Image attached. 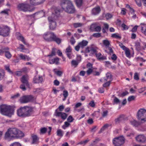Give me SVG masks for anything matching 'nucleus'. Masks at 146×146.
<instances>
[{
    "label": "nucleus",
    "instance_id": "nucleus-53",
    "mask_svg": "<svg viewBox=\"0 0 146 146\" xmlns=\"http://www.w3.org/2000/svg\"><path fill=\"white\" fill-rule=\"evenodd\" d=\"M55 54H56V52H55V49H52V50L51 54H50L48 56L50 57L52 56H55Z\"/></svg>",
    "mask_w": 146,
    "mask_h": 146
},
{
    "label": "nucleus",
    "instance_id": "nucleus-61",
    "mask_svg": "<svg viewBox=\"0 0 146 146\" xmlns=\"http://www.w3.org/2000/svg\"><path fill=\"white\" fill-rule=\"evenodd\" d=\"M41 89L40 88H37L34 90V92L36 94L38 93L41 91Z\"/></svg>",
    "mask_w": 146,
    "mask_h": 146
},
{
    "label": "nucleus",
    "instance_id": "nucleus-43",
    "mask_svg": "<svg viewBox=\"0 0 146 146\" xmlns=\"http://www.w3.org/2000/svg\"><path fill=\"white\" fill-rule=\"evenodd\" d=\"M95 31L96 32H99L100 31L101 28L100 26H97L94 27Z\"/></svg>",
    "mask_w": 146,
    "mask_h": 146
},
{
    "label": "nucleus",
    "instance_id": "nucleus-12",
    "mask_svg": "<svg viewBox=\"0 0 146 146\" xmlns=\"http://www.w3.org/2000/svg\"><path fill=\"white\" fill-rule=\"evenodd\" d=\"M97 51L96 49L94 48L93 47H87L85 49V51L82 50L81 53H90L92 55H95L96 54Z\"/></svg>",
    "mask_w": 146,
    "mask_h": 146
},
{
    "label": "nucleus",
    "instance_id": "nucleus-14",
    "mask_svg": "<svg viewBox=\"0 0 146 146\" xmlns=\"http://www.w3.org/2000/svg\"><path fill=\"white\" fill-rule=\"evenodd\" d=\"M31 5H37L43 3L45 0H29Z\"/></svg>",
    "mask_w": 146,
    "mask_h": 146
},
{
    "label": "nucleus",
    "instance_id": "nucleus-42",
    "mask_svg": "<svg viewBox=\"0 0 146 146\" xmlns=\"http://www.w3.org/2000/svg\"><path fill=\"white\" fill-rule=\"evenodd\" d=\"M121 27L123 28V31L127 30L129 28V27L125 25L124 23L122 24Z\"/></svg>",
    "mask_w": 146,
    "mask_h": 146
},
{
    "label": "nucleus",
    "instance_id": "nucleus-38",
    "mask_svg": "<svg viewBox=\"0 0 146 146\" xmlns=\"http://www.w3.org/2000/svg\"><path fill=\"white\" fill-rule=\"evenodd\" d=\"M57 136L62 137L63 136V131L60 129H58L57 131Z\"/></svg>",
    "mask_w": 146,
    "mask_h": 146
},
{
    "label": "nucleus",
    "instance_id": "nucleus-13",
    "mask_svg": "<svg viewBox=\"0 0 146 146\" xmlns=\"http://www.w3.org/2000/svg\"><path fill=\"white\" fill-rule=\"evenodd\" d=\"M55 115L56 116L61 117V118L63 120L65 119L68 116V115L65 113L58 112L57 109L55 110Z\"/></svg>",
    "mask_w": 146,
    "mask_h": 146
},
{
    "label": "nucleus",
    "instance_id": "nucleus-58",
    "mask_svg": "<svg viewBox=\"0 0 146 146\" xmlns=\"http://www.w3.org/2000/svg\"><path fill=\"white\" fill-rule=\"evenodd\" d=\"M68 95V92L67 90H64L63 91V96L64 98H67Z\"/></svg>",
    "mask_w": 146,
    "mask_h": 146
},
{
    "label": "nucleus",
    "instance_id": "nucleus-29",
    "mask_svg": "<svg viewBox=\"0 0 146 146\" xmlns=\"http://www.w3.org/2000/svg\"><path fill=\"white\" fill-rule=\"evenodd\" d=\"M20 58L24 60H27L29 61L30 59V58L26 55H23V54H20L19 55Z\"/></svg>",
    "mask_w": 146,
    "mask_h": 146
},
{
    "label": "nucleus",
    "instance_id": "nucleus-50",
    "mask_svg": "<svg viewBox=\"0 0 146 146\" xmlns=\"http://www.w3.org/2000/svg\"><path fill=\"white\" fill-rule=\"evenodd\" d=\"M9 11H10V9H7L3 10V11H2L1 12V13H4L5 14H7V15H9L8 12Z\"/></svg>",
    "mask_w": 146,
    "mask_h": 146
},
{
    "label": "nucleus",
    "instance_id": "nucleus-45",
    "mask_svg": "<svg viewBox=\"0 0 146 146\" xmlns=\"http://www.w3.org/2000/svg\"><path fill=\"white\" fill-rule=\"evenodd\" d=\"M9 146H22L21 145L19 142H15L11 144Z\"/></svg>",
    "mask_w": 146,
    "mask_h": 146
},
{
    "label": "nucleus",
    "instance_id": "nucleus-49",
    "mask_svg": "<svg viewBox=\"0 0 146 146\" xmlns=\"http://www.w3.org/2000/svg\"><path fill=\"white\" fill-rule=\"evenodd\" d=\"M92 36L96 38H99L101 36V34L100 33H95L92 35Z\"/></svg>",
    "mask_w": 146,
    "mask_h": 146
},
{
    "label": "nucleus",
    "instance_id": "nucleus-59",
    "mask_svg": "<svg viewBox=\"0 0 146 146\" xmlns=\"http://www.w3.org/2000/svg\"><path fill=\"white\" fill-rule=\"evenodd\" d=\"M111 82V81H108L104 83L103 84V86L104 87H106L109 86L110 85V83Z\"/></svg>",
    "mask_w": 146,
    "mask_h": 146
},
{
    "label": "nucleus",
    "instance_id": "nucleus-56",
    "mask_svg": "<svg viewBox=\"0 0 146 146\" xmlns=\"http://www.w3.org/2000/svg\"><path fill=\"white\" fill-rule=\"evenodd\" d=\"M74 119L72 116L71 115H70L67 118V120L69 122H71L73 121Z\"/></svg>",
    "mask_w": 146,
    "mask_h": 146
},
{
    "label": "nucleus",
    "instance_id": "nucleus-62",
    "mask_svg": "<svg viewBox=\"0 0 146 146\" xmlns=\"http://www.w3.org/2000/svg\"><path fill=\"white\" fill-rule=\"evenodd\" d=\"M70 42L71 44L72 45H73L75 43L76 41L73 36L71 37Z\"/></svg>",
    "mask_w": 146,
    "mask_h": 146
},
{
    "label": "nucleus",
    "instance_id": "nucleus-33",
    "mask_svg": "<svg viewBox=\"0 0 146 146\" xmlns=\"http://www.w3.org/2000/svg\"><path fill=\"white\" fill-rule=\"evenodd\" d=\"M4 67L5 70L10 74H14V73L11 70L10 68V66L9 65H5Z\"/></svg>",
    "mask_w": 146,
    "mask_h": 146
},
{
    "label": "nucleus",
    "instance_id": "nucleus-64",
    "mask_svg": "<svg viewBox=\"0 0 146 146\" xmlns=\"http://www.w3.org/2000/svg\"><path fill=\"white\" fill-rule=\"evenodd\" d=\"M113 101L114 103L116 104H118L120 102V100L116 97H115L114 100Z\"/></svg>",
    "mask_w": 146,
    "mask_h": 146
},
{
    "label": "nucleus",
    "instance_id": "nucleus-44",
    "mask_svg": "<svg viewBox=\"0 0 146 146\" xmlns=\"http://www.w3.org/2000/svg\"><path fill=\"white\" fill-rule=\"evenodd\" d=\"M47 130V129L46 127L41 128L40 129V133H41L44 134L45 133Z\"/></svg>",
    "mask_w": 146,
    "mask_h": 146
},
{
    "label": "nucleus",
    "instance_id": "nucleus-2",
    "mask_svg": "<svg viewBox=\"0 0 146 146\" xmlns=\"http://www.w3.org/2000/svg\"><path fill=\"white\" fill-rule=\"evenodd\" d=\"M60 5L63 11L69 14H73L76 12V10L72 2L70 0H62Z\"/></svg>",
    "mask_w": 146,
    "mask_h": 146
},
{
    "label": "nucleus",
    "instance_id": "nucleus-48",
    "mask_svg": "<svg viewBox=\"0 0 146 146\" xmlns=\"http://www.w3.org/2000/svg\"><path fill=\"white\" fill-rule=\"evenodd\" d=\"M93 71L92 68H89L86 71V73L87 75H90L92 73H93Z\"/></svg>",
    "mask_w": 146,
    "mask_h": 146
},
{
    "label": "nucleus",
    "instance_id": "nucleus-24",
    "mask_svg": "<svg viewBox=\"0 0 146 146\" xmlns=\"http://www.w3.org/2000/svg\"><path fill=\"white\" fill-rule=\"evenodd\" d=\"M34 15L37 16L38 18H41L44 16L45 12L43 10H42L35 13Z\"/></svg>",
    "mask_w": 146,
    "mask_h": 146
},
{
    "label": "nucleus",
    "instance_id": "nucleus-63",
    "mask_svg": "<svg viewBox=\"0 0 146 146\" xmlns=\"http://www.w3.org/2000/svg\"><path fill=\"white\" fill-rule=\"evenodd\" d=\"M22 72L21 71H16L15 73V74L17 76H20L22 75Z\"/></svg>",
    "mask_w": 146,
    "mask_h": 146
},
{
    "label": "nucleus",
    "instance_id": "nucleus-15",
    "mask_svg": "<svg viewBox=\"0 0 146 146\" xmlns=\"http://www.w3.org/2000/svg\"><path fill=\"white\" fill-rule=\"evenodd\" d=\"M43 81V77L42 76H35L33 79V81L35 83H42Z\"/></svg>",
    "mask_w": 146,
    "mask_h": 146
},
{
    "label": "nucleus",
    "instance_id": "nucleus-9",
    "mask_svg": "<svg viewBox=\"0 0 146 146\" xmlns=\"http://www.w3.org/2000/svg\"><path fill=\"white\" fill-rule=\"evenodd\" d=\"M88 42L86 40H83L82 41L78 43V44L75 47V49L77 51H78L80 48H84L88 44Z\"/></svg>",
    "mask_w": 146,
    "mask_h": 146
},
{
    "label": "nucleus",
    "instance_id": "nucleus-21",
    "mask_svg": "<svg viewBox=\"0 0 146 146\" xmlns=\"http://www.w3.org/2000/svg\"><path fill=\"white\" fill-rule=\"evenodd\" d=\"M125 115H119V117L115 119V122L116 123H119L123 121L125 119Z\"/></svg>",
    "mask_w": 146,
    "mask_h": 146
},
{
    "label": "nucleus",
    "instance_id": "nucleus-57",
    "mask_svg": "<svg viewBox=\"0 0 146 146\" xmlns=\"http://www.w3.org/2000/svg\"><path fill=\"white\" fill-rule=\"evenodd\" d=\"M135 97L133 96H132L128 97V100L129 102H130L135 100Z\"/></svg>",
    "mask_w": 146,
    "mask_h": 146
},
{
    "label": "nucleus",
    "instance_id": "nucleus-4",
    "mask_svg": "<svg viewBox=\"0 0 146 146\" xmlns=\"http://www.w3.org/2000/svg\"><path fill=\"white\" fill-rule=\"evenodd\" d=\"M13 112V109L11 106L5 104L0 105V113L2 114L11 117Z\"/></svg>",
    "mask_w": 146,
    "mask_h": 146
},
{
    "label": "nucleus",
    "instance_id": "nucleus-26",
    "mask_svg": "<svg viewBox=\"0 0 146 146\" xmlns=\"http://www.w3.org/2000/svg\"><path fill=\"white\" fill-rule=\"evenodd\" d=\"M56 26V24L55 21H52L50 23L49 28L52 30L55 29Z\"/></svg>",
    "mask_w": 146,
    "mask_h": 146
},
{
    "label": "nucleus",
    "instance_id": "nucleus-17",
    "mask_svg": "<svg viewBox=\"0 0 146 146\" xmlns=\"http://www.w3.org/2000/svg\"><path fill=\"white\" fill-rule=\"evenodd\" d=\"M21 82L24 84L27 87H29V83L27 77L26 75H24L21 77Z\"/></svg>",
    "mask_w": 146,
    "mask_h": 146
},
{
    "label": "nucleus",
    "instance_id": "nucleus-10",
    "mask_svg": "<svg viewBox=\"0 0 146 146\" xmlns=\"http://www.w3.org/2000/svg\"><path fill=\"white\" fill-rule=\"evenodd\" d=\"M54 33L52 32H47L43 35V38L46 41H52V38Z\"/></svg>",
    "mask_w": 146,
    "mask_h": 146
},
{
    "label": "nucleus",
    "instance_id": "nucleus-1",
    "mask_svg": "<svg viewBox=\"0 0 146 146\" xmlns=\"http://www.w3.org/2000/svg\"><path fill=\"white\" fill-rule=\"evenodd\" d=\"M24 136V134L21 131L16 128L9 129L5 133V139L10 140L13 138H21Z\"/></svg>",
    "mask_w": 146,
    "mask_h": 146
},
{
    "label": "nucleus",
    "instance_id": "nucleus-40",
    "mask_svg": "<svg viewBox=\"0 0 146 146\" xmlns=\"http://www.w3.org/2000/svg\"><path fill=\"white\" fill-rule=\"evenodd\" d=\"M90 140L88 139H87L86 140L83 141H81L78 143V144L83 145H85Z\"/></svg>",
    "mask_w": 146,
    "mask_h": 146
},
{
    "label": "nucleus",
    "instance_id": "nucleus-34",
    "mask_svg": "<svg viewBox=\"0 0 146 146\" xmlns=\"http://www.w3.org/2000/svg\"><path fill=\"white\" fill-rule=\"evenodd\" d=\"M79 63V61L75 60H72L71 61V64L72 66H74V67H76Z\"/></svg>",
    "mask_w": 146,
    "mask_h": 146
},
{
    "label": "nucleus",
    "instance_id": "nucleus-22",
    "mask_svg": "<svg viewBox=\"0 0 146 146\" xmlns=\"http://www.w3.org/2000/svg\"><path fill=\"white\" fill-rule=\"evenodd\" d=\"M9 49L8 47H6L4 52L5 56L8 59H10L12 56L11 54L9 51Z\"/></svg>",
    "mask_w": 146,
    "mask_h": 146
},
{
    "label": "nucleus",
    "instance_id": "nucleus-52",
    "mask_svg": "<svg viewBox=\"0 0 146 146\" xmlns=\"http://www.w3.org/2000/svg\"><path fill=\"white\" fill-rule=\"evenodd\" d=\"M125 53L126 56L128 57L130 56V52L129 49L128 48L125 51Z\"/></svg>",
    "mask_w": 146,
    "mask_h": 146
},
{
    "label": "nucleus",
    "instance_id": "nucleus-35",
    "mask_svg": "<svg viewBox=\"0 0 146 146\" xmlns=\"http://www.w3.org/2000/svg\"><path fill=\"white\" fill-rule=\"evenodd\" d=\"M76 5L78 7H81L82 4L83 0H75Z\"/></svg>",
    "mask_w": 146,
    "mask_h": 146
},
{
    "label": "nucleus",
    "instance_id": "nucleus-27",
    "mask_svg": "<svg viewBox=\"0 0 146 146\" xmlns=\"http://www.w3.org/2000/svg\"><path fill=\"white\" fill-rule=\"evenodd\" d=\"M17 38L19 40L21 41L25 44L27 46H29V44L25 41L24 37L22 35H20L18 36L17 37Z\"/></svg>",
    "mask_w": 146,
    "mask_h": 146
},
{
    "label": "nucleus",
    "instance_id": "nucleus-60",
    "mask_svg": "<svg viewBox=\"0 0 146 146\" xmlns=\"http://www.w3.org/2000/svg\"><path fill=\"white\" fill-rule=\"evenodd\" d=\"M6 47L3 48L1 49H0V55H3L5 52Z\"/></svg>",
    "mask_w": 146,
    "mask_h": 146
},
{
    "label": "nucleus",
    "instance_id": "nucleus-19",
    "mask_svg": "<svg viewBox=\"0 0 146 146\" xmlns=\"http://www.w3.org/2000/svg\"><path fill=\"white\" fill-rule=\"evenodd\" d=\"M61 39L57 37L56 35L54 33L52 38V41L55 42L57 44H59L61 42Z\"/></svg>",
    "mask_w": 146,
    "mask_h": 146
},
{
    "label": "nucleus",
    "instance_id": "nucleus-7",
    "mask_svg": "<svg viewBox=\"0 0 146 146\" xmlns=\"http://www.w3.org/2000/svg\"><path fill=\"white\" fill-rule=\"evenodd\" d=\"M112 142L115 146H120L124 143L125 138L123 136L115 137L113 139Z\"/></svg>",
    "mask_w": 146,
    "mask_h": 146
},
{
    "label": "nucleus",
    "instance_id": "nucleus-39",
    "mask_svg": "<svg viewBox=\"0 0 146 146\" xmlns=\"http://www.w3.org/2000/svg\"><path fill=\"white\" fill-rule=\"evenodd\" d=\"M70 125V124L67 121H65L64 123V124L62 125V127L64 129H65L66 128L68 127Z\"/></svg>",
    "mask_w": 146,
    "mask_h": 146
},
{
    "label": "nucleus",
    "instance_id": "nucleus-16",
    "mask_svg": "<svg viewBox=\"0 0 146 146\" xmlns=\"http://www.w3.org/2000/svg\"><path fill=\"white\" fill-rule=\"evenodd\" d=\"M101 10L100 7L99 6H98L92 9L91 13L94 15H97L100 13Z\"/></svg>",
    "mask_w": 146,
    "mask_h": 146
},
{
    "label": "nucleus",
    "instance_id": "nucleus-3",
    "mask_svg": "<svg viewBox=\"0 0 146 146\" xmlns=\"http://www.w3.org/2000/svg\"><path fill=\"white\" fill-rule=\"evenodd\" d=\"M33 111V108L31 107L25 106L21 107L17 110V115L21 117H25L30 116Z\"/></svg>",
    "mask_w": 146,
    "mask_h": 146
},
{
    "label": "nucleus",
    "instance_id": "nucleus-46",
    "mask_svg": "<svg viewBox=\"0 0 146 146\" xmlns=\"http://www.w3.org/2000/svg\"><path fill=\"white\" fill-rule=\"evenodd\" d=\"M112 17V15L110 13H107L105 15V17L106 19H109L111 18Z\"/></svg>",
    "mask_w": 146,
    "mask_h": 146
},
{
    "label": "nucleus",
    "instance_id": "nucleus-8",
    "mask_svg": "<svg viewBox=\"0 0 146 146\" xmlns=\"http://www.w3.org/2000/svg\"><path fill=\"white\" fill-rule=\"evenodd\" d=\"M10 29L7 26L0 27V35L4 37L7 36L9 35Z\"/></svg>",
    "mask_w": 146,
    "mask_h": 146
},
{
    "label": "nucleus",
    "instance_id": "nucleus-28",
    "mask_svg": "<svg viewBox=\"0 0 146 146\" xmlns=\"http://www.w3.org/2000/svg\"><path fill=\"white\" fill-rule=\"evenodd\" d=\"M106 78H104L105 81H110L111 82L112 80V76L111 74L109 73H107L106 74Z\"/></svg>",
    "mask_w": 146,
    "mask_h": 146
},
{
    "label": "nucleus",
    "instance_id": "nucleus-54",
    "mask_svg": "<svg viewBox=\"0 0 146 146\" xmlns=\"http://www.w3.org/2000/svg\"><path fill=\"white\" fill-rule=\"evenodd\" d=\"M26 86L24 84H23L20 86V88L23 91H25L26 90Z\"/></svg>",
    "mask_w": 146,
    "mask_h": 146
},
{
    "label": "nucleus",
    "instance_id": "nucleus-23",
    "mask_svg": "<svg viewBox=\"0 0 146 146\" xmlns=\"http://www.w3.org/2000/svg\"><path fill=\"white\" fill-rule=\"evenodd\" d=\"M32 144H36L38 142L39 138L35 135H33L32 136Z\"/></svg>",
    "mask_w": 146,
    "mask_h": 146
},
{
    "label": "nucleus",
    "instance_id": "nucleus-32",
    "mask_svg": "<svg viewBox=\"0 0 146 146\" xmlns=\"http://www.w3.org/2000/svg\"><path fill=\"white\" fill-rule=\"evenodd\" d=\"M130 123L131 125L135 127H137L140 124L139 122L135 120L130 121Z\"/></svg>",
    "mask_w": 146,
    "mask_h": 146
},
{
    "label": "nucleus",
    "instance_id": "nucleus-25",
    "mask_svg": "<svg viewBox=\"0 0 146 146\" xmlns=\"http://www.w3.org/2000/svg\"><path fill=\"white\" fill-rule=\"evenodd\" d=\"M95 55L96 56L97 58L100 60H103L106 59V57L103 56H102L100 52L98 53L97 51Z\"/></svg>",
    "mask_w": 146,
    "mask_h": 146
},
{
    "label": "nucleus",
    "instance_id": "nucleus-5",
    "mask_svg": "<svg viewBox=\"0 0 146 146\" xmlns=\"http://www.w3.org/2000/svg\"><path fill=\"white\" fill-rule=\"evenodd\" d=\"M30 5L26 3H21L18 4L17 6V8L18 10L24 12L27 11L32 12L34 11V9L31 8Z\"/></svg>",
    "mask_w": 146,
    "mask_h": 146
},
{
    "label": "nucleus",
    "instance_id": "nucleus-37",
    "mask_svg": "<svg viewBox=\"0 0 146 146\" xmlns=\"http://www.w3.org/2000/svg\"><path fill=\"white\" fill-rule=\"evenodd\" d=\"M109 126V125L108 124H106L104 125L99 131V133H101L102 132L104 131Z\"/></svg>",
    "mask_w": 146,
    "mask_h": 146
},
{
    "label": "nucleus",
    "instance_id": "nucleus-11",
    "mask_svg": "<svg viewBox=\"0 0 146 146\" xmlns=\"http://www.w3.org/2000/svg\"><path fill=\"white\" fill-rule=\"evenodd\" d=\"M33 97L31 95L23 96L21 98L20 102L22 103H25L29 102L33 100Z\"/></svg>",
    "mask_w": 146,
    "mask_h": 146
},
{
    "label": "nucleus",
    "instance_id": "nucleus-20",
    "mask_svg": "<svg viewBox=\"0 0 146 146\" xmlns=\"http://www.w3.org/2000/svg\"><path fill=\"white\" fill-rule=\"evenodd\" d=\"M136 140L139 142L143 143L145 140V138L143 135H138L135 138Z\"/></svg>",
    "mask_w": 146,
    "mask_h": 146
},
{
    "label": "nucleus",
    "instance_id": "nucleus-36",
    "mask_svg": "<svg viewBox=\"0 0 146 146\" xmlns=\"http://www.w3.org/2000/svg\"><path fill=\"white\" fill-rule=\"evenodd\" d=\"M20 48L22 50L21 51L23 52H29V51L28 49L25 48L24 46L22 44H20Z\"/></svg>",
    "mask_w": 146,
    "mask_h": 146
},
{
    "label": "nucleus",
    "instance_id": "nucleus-31",
    "mask_svg": "<svg viewBox=\"0 0 146 146\" xmlns=\"http://www.w3.org/2000/svg\"><path fill=\"white\" fill-rule=\"evenodd\" d=\"M141 27L142 32L146 35V24H141Z\"/></svg>",
    "mask_w": 146,
    "mask_h": 146
},
{
    "label": "nucleus",
    "instance_id": "nucleus-41",
    "mask_svg": "<svg viewBox=\"0 0 146 146\" xmlns=\"http://www.w3.org/2000/svg\"><path fill=\"white\" fill-rule=\"evenodd\" d=\"M82 24L80 23H74L73 24L74 27L75 28L80 27L82 25Z\"/></svg>",
    "mask_w": 146,
    "mask_h": 146
},
{
    "label": "nucleus",
    "instance_id": "nucleus-47",
    "mask_svg": "<svg viewBox=\"0 0 146 146\" xmlns=\"http://www.w3.org/2000/svg\"><path fill=\"white\" fill-rule=\"evenodd\" d=\"M20 94L19 93H17L14 94L11 97V98L12 99H15L19 98L20 96Z\"/></svg>",
    "mask_w": 146,
    "mask_h": 146
},
{
    "label": "nucleus",
    "instance_id": "nucleus-30",
    "mask_svg": "<svg viewBox=\"0 0 146 146\" xmlns=\"http://www.w3.org/2000/svg\"><path fill=\"white\" fill-rule=\"evenodd\" d=\"M103 43L106 48L109 47L111 46L110 41L107 39L103 40Z\"/></svg>",
    "mask_w": 146,
    "mask_h": 146
},
{
    "label": "nucleus",
    "instance_id": "nucleus-6",
    "mask_svg": "<svg viewBox=\"0 0 146 146\" xmlns=\"http://www.w3.org/2000/svg\"><path fill=\"white\" fill-rule=\"evenodd\" d=\"M137 115L138 119L142 123L146 121V110L140 109L137 111Z\"/></svg>",
    "mask_w": 146,
    "mask_h": 146
},
{
    "label": "nucleus",
    "instance_id": "nucleus-55",
    "mask_svg": "<svg viewBox=\"0 0 146 146\" xmlns=\"http://www.w3.org/2000/svg\"><path fill=\"white\" fill-rule=\"evenodd\" d=\"M89 105L92 107L94 108L95 106V104L93 100L91 101L89 104Z\"/></svg>",
    "mask_w": 146,
    "mask_h": 146
},
{
    "label": "nucleus",
    "instance_id": "nucleus-51",
    "mask_svg": "<svg viewBox=\"0 0 146 146\" xmlns=\"http://www.w3.org/2000/svg\"><path fill=\"white\" fill-rule=\"evenodd\" d=\"M66 53L72 52V49L70 46H69L66 49Z\"/></svg>",
    "mask_w": 146,
    "mask_h": 146
},
{
    "label": "nucleus",
    "instance_id": "nucleus-18",
    "mask_svg": "<svg viewBox=\"0 0 146 146\" xmlns=\"http://www.w3.org/2000/svg\"><path fill=\"white\" fill-rule=\"evenodd\" d=\"M59 59L58 57H56L52 59L50 57L49 59V62L51 64H55L56 65H58L59 64Z\"/></svg>",
    "mask_w": 146,
    "mask_h": 146
}]
</instances>
